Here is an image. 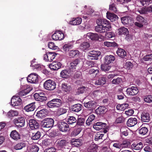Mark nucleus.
<instances>
[{"instance_id":"1","label":"nucleus","mask_w":152,"mask_h":152,"mask_svg":"<svg viewBox=\"0 0 152 152\" xmlns=\"http://www.w3.org/2000/svg\"><path fill=\"white\" fill-rule=\"evenodd\" d=\"M97 26L95 27L96 31L100 33L106 32L109 31L111 29V25L106 20L99 19L96 21Z\"/></svg>"},{"instance_id":"2","label":"nucleus","mask_w":152,"mask_h":152,"mask_svg":"<svg viewBox=\"0 0 152 152\" xmlns=\"http://www.w3.org/2000/svg\"><path fill=\"white\" fill-rule=\"evenodd\" d=\"M44 88L49 91L54 90L56 88L55 82L51 80H46L43 84Z\"/></svg>"},{"instance_id":"3","label":"nucleus","mask_w":152,"mask_h":152,"mask_svg":"<svg viewBox=\"0 0 152 152\" xmlns=\"http://www.w3.org/2000/svg\"><path fill=\"white\" fill-rule=\"evenodd\" d=\"M62 104L61 100L58 99H55L49 101L47 103V105L49 107L54 108L60 107Z\"/></svg>"},{"instance_id":"4","label":"nucleus","mask_w":152,"mask_h":152,"mask_svg":"<svg viewBox=\"0 0 152 152\" xmlns=\"http://www.w3.org/2000/svg\"><path fill=\"white\" fill-rule=\"evenodd\" d=\"M117 33L119 35L122 34L126 35V39L128 41H130L132 39L130 36L128 35L129 31L128 29L125 27H122L118 29L117 31Z\"/></svg>"},{"instance_id":"5","label":"nucleus","mask_w":152,"mask_h":152,"mask_svg":"<svg viewBox=\"0 0 152 152\" xmlns=\"http://www.w3.org/2000/svg\"><path fill=\"white\" fill-rule=\"evenodd\" d=\"M54 123V120L51 118H46L43 120L42 126L45 128H50L53 127Z\"/></svg>"},{"instance_id":"6","label":"nucleus","mask_w":152,"mask_h":152,"mask_svg":"<svg viewBox=\"0 0 152 152\" xmlns=\"http://www.w3.org/2000/svg\"><path fill=\"white\" fill-rule=\"evenodd\" d=\"M102 37V36L101 34L91 33H88L86 35V38L88 40L91 39V40H97L99 39H101Z\"/></svg>"},{"instance_id":"7","label":"nucleus","mask_w":152,"mask_h":152,"mask_svg":"<svg viewBox=\"0 0 152 152\" xmlns=\"http://www.w3.org/2000/svg\"><path fill=\"white\" fill-rule=\"evenodd\" d=\"M58 127L59 130L63 132H66L69 130L68 125L64 121L59 122Z\"/></svg>"},{"instance_id":"8","label":"nucleus","mask_w":152,"mask_h":152,"mask_svg":"<svg viewBox=\"0 0 152 152\" xmlns=\"http://www.w3.org/2000/svg\"><path fill=\"white\" fill-rule=\"evenodd\" d=\"M22 100L17 94L12 97L11 100L12 106H15L19 105L21 103Z\"/></svg>"},{"instance_id":"9","label":"nucleus","mask_w":152,"mask_h":152,"mask_svg":"<svg viewBox=\"0 0 152 152\" xmlns=\"http://www.w3.org/2000/svg\"><path fill=\"white\" fill-rule=\"evenodd\" d=\"M52 38L54 40H61L64 38V34L61 31H56L52 35Z\"/></svg>"},{"instance_id":"10","label":"nucleus","mask_w":152,"mask_h":152,"mask_svg":"<svg viewBox=\"0 0 152 152\" xmlns=\"http://www.w3.org/2000/svg\"><path fill=\"white\" fill-rule=\"evenodd\" d=\"M27 80L29 83H36L38 80V75L36 73H31L28 76Z\"/></svg>"},{"instance_id":"11","label":"nucleus","mask_w":152,"mask_h":152,"mask_svg":"<svg viewBox=\"0 0 152 152\" xmlns=\"http://www.w3.org/2000/svg\"><path fill=\"white\" fill-rule=\"evenodd\" d=\"M128 95L134 96L136 95L138 92L137 88L135 86H132L128 88L126 90Z\"/></svg>"},{"instance_id":"12","label":"nucleus","mask_w":152,"mask_h":152,"mask_svg":"<svg viewBox=\"0 0 152 152\" xmlns=\"http://www.w3.org/2000/svg\"><path fill=\"white\" fill-rule=\"evenodd\" d=\"M13 122L16 126L18 127H23L25 125V119L23 117L15 119L13 120Z\"/></svg>"},{"instance_id":"13","label":"nucleus","mask_w":152,"mask_h":152,"mask_svg":"<svg viewBox=\"0 0 152 152\" xmlns=\"http://www.w3.org/2000/svg\"><path fill=\"white\" fill-rule=\"evenodd\" d=\"M34 96L35 99L37 101L42 102L46 100V99L45 94L43 92L36 93L34 94Z\"/></svg>"},{"instance_id":"14","label":"nucleus","mask_w":152,"mask_h":152,"mask_svg":"<svg viewBox=\"0 0 152 152\" xmlns=\"http://www.w3.org/2000/svg\"><path fill=\"white\" fill-rule=\"evenodd\" d=\"M101 54V52L98 51H91L88 54V58L92 59L97 60Z\"/></svg>"},{"instance_id":"15","label":"nucleus","mask_w":152,"mask_h":152,"mask_svg":"<svg viewBox=\"0 0 152 152\" xmlns=\"http://www.w3.org/2000/svg\"><path fill=\"white\" fill-rule=\"evenodd\" d=\"M56 57L55 53H47L44 55V59L47 61H51Z\"/></svg>"},{"instance_id":"16","label":"nucleus","mask_w":152,"mask_h":152,"mask_svg":"<svg viewBox=\"0 0 152 152\" xmlns=\"http://www.w3.org/2000/svg\"><path fill=\"white\" fill-rule=\"evenodd\" d=\"M141 118L142 121L148 122L151 120V116L148 113L143 111L141 114Z\"/></svg>"},{"instance_id":"17","label":"nucleus","mask_w":152,"mask_h":152,"mask_svg":"<svg viewBox=\"0 0 152 152\" xmlns=\"http://www.w3.org/2000/svg\"><path fill=\"white\" fill-rule=\"evenodd\" d=\"M61 66V64L59 62L54 61L49 65V67L51 69L53 70H56L60 68Z\"/></svg>"},{"instance_id":"18","label":"nucleus","mask_w":152,"mask_h":152,"mask_svg":"<svg viewBox=\"0 0 152 152\" xmlns=\"http://www.w3.org/2000/svg\"><path fill=\"white\" fill-rule=\"evenodd\" d=\"M29 125L31 130L36 129L39 127V124L34 119H30L29 121Z\"/></svg>"},{"instance_id":"19","label":"nucleus","mask_w":152,"mask_h":152,"mask_svg":"<svg viewBox=\"0 0 152 152\" xmlns=\"http://www.w3.org/2000/svg\"><path fill=\"white\" fill-rule=\"evenodd\" d=\"M115 57L112 55H106L104 58V62L107 64H110L113 63L115 60Z\"/></svg>"},{"instance_id":"20","label":"nucleus","mask_w":152,"mask_h":152,"mask_svg":"<svg viewBox=\"0 0 152 152\" xmlns=\"http://www.w3.org/2000/svg\"><path fill=\"white\" fill-rule=\"evenodd\" d=\"M48 111L47 110L43 109L37 112L36 116L39 118H44L48 114Z\"/></svg>"},{"instance_id":"21","label":"nucleus","mask_w":152,"mask_h":152,"mask_svg":"<svg viewBox=\"0 0 152 152\" xmlns=\"http://www.w3.org/2000/svg\"><path fill=\"white\" fill-rule=\"evenodd\" d=\"M10 137L15 140H18L20 139V135L16 130L12 131L10 134Z\"/></svg>"},{"instance_id":"22","label":"nucleus","mask_w":152,"mask_h":152,"mask_svg":"<svg viewBox=\"0 0 152 152\" xmlns=\"http://www.w3.org/2000/svg\"><path fill=\"white\" fill-rule=\"evenodd\" d=\"M68 142L64 140H59L57 141L56 145L58 148H62L66 145Z\"/></svg>"},{"instance_id":"23","label":"nucleus","mask_w":152,"mask_h":152,"mask_svg":"<svg viewBox=\"0 0 152 152\" xmlns=\"http://www.w3.org/2000/svg\"><path fill=\"white\" fill-rule=\"evenodd\" d=\"M121 20L122 23L124 25L131 24L133 21L132 18L128 16L122 17Z\"/></svg>"},{"instance_id":"24","label":"nucleus","mask_w":152,"mask_h":152,"mask_svg":"<svg viewBox=\"0 0 152 152\" xmlns=\"http://www.w3.org/2000/svg\"><path fill=\"white\" fill-rule=\"evenodd\" d=\"M83 60L82 59H78L73 61L70 64V67L71 69H75L77 64L80 63H83Z\"/></svg>"},{"instance_id":"25","label":"nucleus","mask_w":152,"mask_h":152,"mask_svg":"<svg viewBox=\"0 0 152 152\" xmlns=\"http://www.w3.org/2000/svg\"><path fill=\"white\" fill-rule=\"evenodd\" d=\"M39 150V148L34 144L29 145L27 147L28 152H37Z\"/></svg>"},{"instance_id":"26","label":"nucleus","mask_w":152,"mask_h":152,"mask_svg":"<svg viewBox=\"0 0 152 152\" xmlns=\"http://www.w3.org/2000/svg\"><path fill=\"white\" fill-rule=\"evenodd\" d=\"M137 123V120L136 118H131L128 120L126 124L128 126L132 127L135 125Z\"/></svg>"},{"instance_id":"27","label":"nucleus","mask_w":152,"mask_h":152,"mask_svg":"<svg viewBox=\"0 0 152 152\" xmlns=\"http://www.w3.org/2000/svg\"><path fill=\"white\" fill-rule=\"evenodd\" d=\"M82 22V19L80 17L73 18L72 20L69 21V24L72 25H77L80 24Z\"/></svg>"},{"instance_id":"28","label":"nucleus","mask_w":152,"mask_h":152,"mask_svg":"<svg viewBox=\"0 0 152 152\" xmlns=\"http://www.w3.org/2000/svg\"><path fill=\"white\" fill-rule=\"evenodd\" d=\"M106 126V124L102 122H98L93 125V128L96 130L102 129Z\"/></svg>"},{"instance_id":"29","label":"nucleus","mask_w":152,"mask_h":152,"mask_svg":"<svg viewBox=\"0 0 152 152\" xmlns=\"http://www.w3.org/2000/svg\"><path fill=\"white\" fill-rule=\"evenodd\" d=\"M71 71L69 69H64L62 70L60 73V76L63 78H67L70 75Z\"/></svg>"},{"instance_id":"30","label":"nucleus","mask_w":152,"mask_h":152,"mask_svg":"<svg viewBox=\"0 0 152 152\" xmlns=\"http://www.w3.org/2000/svg\"><path fill=\"white\" fill-rule=\"evenodd\" d=\"M107 17L108 19L110 20L111 21H115L118 18V17L116 15L108 12L107 13Z\"/></svg>"},{"instance_id":"31","label":"nucleus","mask_w":152,"mask_h":152,"mask_svg":"<svg viewBox=\"0 0 152 152\" xmlns=\"http://www.w3.org/2000/svg\"><path fill=\"white\" fill-rule=\"evenodd\" d=\"M35 102L31 103L26 106L24 108V109L27 112L33 111L35 108Z\"/></svg>"},{"instance_id":"32","label":"nucleus","mask_w":152,"mask_h":152,"mask_svg":"<svg viewBox=\"0 0 152 152\" xmlns=\"http://www.w3.org/2000/svg\"><path fill=\"white\" fill-rule=\"evenodd\" d=\"M72 144L75 146H81L82 144V140L80 139H74L72 140Z\"/></svg>"},{"instance_id":"33","label":"nucleus","mask_w":152,"mask_h":152,"mask_svg":"<svg viewBox=\"0 0 152 152\" xmlns=\"http://www.w3.org/2000/svg\"><path fill=\"white\" fill-rule=\"evenodd\" d=\"M109 64H102L101 65V69L104 72H108L111 69V66L109 65Z\"/></svg>"},{"instance_id":"34","label":"nucleus","mask_w":152,"mask_h":152,"mask_svg":"<svg viewBox=\"0 0 152 152\" xmlns=\"http://www.w3.org/2000/svg\"><path fill=\"white\" fill-rule=\"evenodd\" d=\"M61 89L63 91L68 92L70 91L71 89V87L68 84L64 83L62 84Z\"/></svg>"},{"instance_id":"35","label":"nucleus","mask_w":152,"mask_h":152,"mask_svg":"<svg viewBox=\"0 0 152 152\" xmlns=\"http://www.w3.org/2000/svg\"><path fill=\"white\" fill-rule=\"evenodd\" d=\"M106 82V78L104 77H102L99 78L98 80L96 81L95 84L99 85H103L105 84Z\"/></svg>"},{"instance_id":"36","label":"nucleus","mask_w":152,"mask_h":152,"mask_svg":"<svg viewBox=\"0 0 152 152\" xmlns=\"http://www.w3.org/2000/svg\"><path fill=\"white\" fill-rule=\"evenodd\" d=\"M132 148L134 150H139L141 149L143 147L142 143V142L136 144L133 143L131 145Z\"/></svg>"},{"instance_id":"37","label":"nucleus","mask_w":152,"mask_h":152,"mask_svg":"<svg viewBox=\"0 0 152 152\" xmlns=\"http://www.w3.org/2000/svg\"><path fill=\"white\" fill-rule=\"evenodd\" d=\"M31 90V88L28 87L26 88L25 89L20 91L18 94L20 96H23L26 95L28 94Z\"/></svg>"},{"instance_id":"38","label":"nucleus","mask_w":152,"mask_h":152,"mask_svg":"<svg viewBox=\"0 0 152 152\" xmlns=\"http://www.w3.org/2000/svg\"><path fill=\"white\" fill-rule=\"evenodd\" d=\"M83 104L85 107L91 108L96 104V102L93 101H90L88 102H84Z\"/></svg>"},{"instance_id":"39","label":"nucleus","mask_w":152,"mask_h":152,"mask_svg":"<svg viewBox=\"0 0 152 152\" xmlns=\"http://www.w3.org/2000/svg\"><path fill=\"white\" fill-rule=\"evenodd\" d=\"M116 53L118 56L122 58H124L126 55V52L122 49H118Z\"/></svg>"},{"instance_id":"40","label":"nucleus","mask_w":152,"mask_h":152,"mask_svg":"<svg viewBox=\"0 0 152 152\" xmlns=\"http://www.w3.org/2000/svg\"><path fill=\"white\" fill-rule=\"evenodd\" d=\"M35 59H34L31 62V66L34 67V68L37 69L38 70H41L42 69L44 68L43 65H40V64H33L35 62Z\"/></svg>"},{"instance_id":"41","label":"nucleus","mask_w":152,"mask_h":152,"mask_svg":"<svg viewBox=\"0 0 152 152\" xmlns=\"http://www.w3.org/2000/svg\"><path fill=\"white\" fill-rule=\"evenodd\" d=\"M127 103H124L122 104H118L116 106V108L118 110H124L129 106Z\"/></svg>"},{"instance_id":"42","label":"nucleus","mask_w":152,"mask_h":152,"mask_svg":"<svg viewBox=\"0 0 152 152\" xmlns=\"http://www.w3.org/2000/svg\"><path fill=\"white\" fill-rule=\"evenodd\" d=\"M72 110L74 112H78L81 110V105L79 104H75L72 107Z\"/></svg>"},{"instance_id":"43","label":"nucleus","mask_w":152,"mask_h":152,"mask_svg":"<svg viewBox=\"0 0 152 152\" xmlns=\"http://www.w3.org/2000/svg\"><path fill=\"white\" fill-rule=\"evenodd\" d=\"M106 109V108L104 106H100L96 109V112L99 114H103L105 112Z\"/></svg>"},{"instance_id":"44","label":"nucleus","mask_w":152,"mask_h":152,"mask_svg":"<svg viewBox=\"0 0 152 152\" xmlns=\"http://www.w3.org/2000/svg\"><path fill=\"white\" fill-rule=\"evenodd\" d=\"M26 145V144L25 143L23 142H20L14 146V148L16 150H20L25 147Z\"/></svg>"},{"instance_id":"45","label":"nucleus","mask_w":152,"mask_h":152,"mask_svg":"<svg viewBox=\"0 0 152 152\" xmlns=\"http://www.w3.org/2000/svg\"><path fill=\"white\" fill-rule=\"evenodd\" d=\"M99 73V70L97 69L92 68L90 69L88 71V73L89 74H93V75L95 76L98 75Z\"/></svg>"},{"instance_id":"46","label":"nucleus","mask_w":152,"mask_h":152,"mask_svg":"<svg viewBox=\"0 0 152 152\" xmlns=\"http://www.w3.org/2000/svg\"><path fill=\"white\" fill-rule=\"evenodd\" d=\"M90 47L89 44L87 42H85L80 44V48L83 50L87 49Z\"/></svg>"},{"instance_id":"47","label":"nucleus","mask_w":152,"mask_h":152,"mask_svg":"<svg viewBox=\"0 0 152 152\" xmlns=\"http://www.w3.org/2000/svg\"><path fill=\"white\" fill-rule=\"evenodd\" d=\"M79 53V51L77 50H71L69 51V54L70 56L73 57L78 56Z\"/></svg>"},{"instance_id":"48","label":"nucleus","mask_w":152,"mask_h":152,"mask_svg":"<svg viewBox=\"0 0 152 152\" xmlns=\"http://www.w3.org/2000/svg\"><path fill=\"white\" fill-rule=\"evenodd\" d=\"M103 45L107 47H110L116 46L117 44L114 42H111L105 41L104 42Z\"/></svg>"},{"instance_id":"49","label":"nucleus","mask_w":152,"mask_h":152,"mask_svg":"<svg viewBox=\"0 0 152 152\" xmlns=\"http://www.w3.org/2000/svg\"><path fill=\"white\" fill-rule=\"evenodd\" d=\"M95 117V116L93 114L90 115L86 121V124L88 126L90 125L91 122L94 119Z\"/></svg>"},{"instance_id":"50","label":"nucleus","mask_w":152,"mask_h":152,"mask_svg":"<svg viewBox=\"0 0 152 152\" xmlns=\"http://www.w3.org/2000/svg\"><path fill=\"white\" fill-rule=\"evenodd\" d=\"M41 136V133L39 131H37L36 133H33L32 135L31 139L33 140H37Z\"/></svg>"},{"instance_id":"51","label":"nucleus","mask_w":152,"mask_h":152,"mask_svg":"<svg viewBox=\"0 0 152 152\" xmlns=\"http://www.w3.org/2000/svg\"><path fill=\"white\" fill-rule=\"evenodd\" d=\"M152 2V0H142L140 1V3L144 7H146Z\"/></svg>"},{"instance_id":"52","label":"nucleus","mask_w":152,"mask_h":152,"mask_svg":"<svg viewBox=\"0 0 152 152\" xmlns=\"http://www.w3.org/2000/svg\"><path fill=\"white\" fill-rule=\"evenodd\" d=\"M137 11L141 14H145L147 12H148V7H140L137 9Z\"/></svg>"},{"instance_id":"53","label":"nucleus","mask_w":152,"mask_h":152,"mask_svg":"<svg viewBox=\"0 0 152 152\" xmlns=\"http://www.w3.org/2000/svg\"><path fill=\"white\" fill-rule=\"evenodd\" d=\"M112 143L114 147L118 149L122 148L121 143L120 142L118 141H113Z\"/></svg>"},{"instance_id":"54","label":"nucleus","mask_w":152,"mask_h":152,"mask_svg":"<svg viewBox=\"0 0 152 152\" xmlns=\"http://www.w3.org/2000/svg\"><path fill=\"white\" fill-rule=\"evenodd\" d=\"M76 121V118L73 116H70L67 120L68 124H70L75 123Z\"/></svg>"},{"instance_id":"55","label":"nucleus","mask_w":152,"mask_h":152,"mask_svg":"<svg viewBox=\"0 0 152 152\" xmlns=\"http://www.w3.org/2000/svg\"><path fill=\"white\" fill-rule=\"evenodd\" d=\"M86 64L88 65V66L89 67H96L97 66L95 62L93 61H87L86 62Z\"/></svg>"},{"instance_id":"56","label":"nucleus","mask_w":152,"mask_h":152,"mask_svg":"<svg viewBox=\"0 0 152 152\" xmlns=\"http://www.w3.org/2000/svg\"><path fill=\"white\" fill-rule=\"evenodd\" d=\"M122 81L121 78L118 77L116 79H114L112 81V83L115 85H118L120 84Z\"/></svg>"},{"instance_id":"57","label":"nucleus","mask_w":152,"mask_h":152,"mask_svg":"<svg viewBox=\"0 0 152 152\" xmlns=\"http://www.w3.org/2000/svg\"><path fill=\"white\" fill-rule=\"evenodd\" d=\"M97 148V145L95 144H92L89 147L88 150L90 152L96 151Z\"/></svg>"},{"instance_id":"58","label":"nucleus","mask_w":152,"mask_h":152,"mask_svg":"<svg viewBox=\"0 0 152 152\" xmlns=\"http://www.w3.org/2000/svg\"><path fill=\"white\" fill-rule=\"evenodd\" d=\"M145 102L148 103L152 102V95H148L145 96L144 98Z\"/></svg>"},{"instance_id":"59","label":"nucleus","mask_w":152,"mask_h":152,"mask_svg":"<svg viewBox=\"0 0 152 152\" xmlns=\"http://www.w3.org/2000/svg\"><path fill=\"white\" fill-rule=\"evenodd\" d=\"M139 131L140 134L144 135L147 133L148 132V129L146 127H142Z\"/></svg>"},{"instance_id":"60","label":"nucleus","mask_w":152,"mask_h":152,"mask_svg":"<svg viewBox=\"0 0 152 152\" xmlns=\"http://www.w3.org/2000/svg\"><path fill=\"white\" fill-rule=\"evenodd\" d=\"M18 114V112L17 111L11 110L7 113V115L8 116L12 117L16 116Z\"/></svg>"},{"instance_id":"61","label":"nucleus","mask_w":152,"mask_h":152,"mask_svg":"<svg viewBox=\"0 0 152 152\" xmlns=\"http://www.w3.org/2000/svg\"><path fill=\"white\" fill-rule=\"evenodd\" d=\"M104 134L101 133V132H98L95 136V140L97 141L99 139H103V138L104 137Z\"/></svg>"},{"instance_id":"62","label":"nucleus","mask_w":152,"mask_h":152,"mask_svg":"<svg viewBox=\"0 0 152 152\" xmlns=\"http://www.w3.org/2000/svg\"><path fill=\"white\" fill-rule=\"evenodd\" d=\"M72 48V46L69 44H65L63 47V50L65 52H67Z\"/></svg>"},{"instance_id":"63","label":"nucleus","mask_w":152,"mask_h":152,"mask_svg":"<svg viewBox=\"0 0 152 152\" xmlns=\"http://www.w3.org/2000/svg\"><path fill=\"white\" fill-rule=\"evenodd\" d=\"M122 148L128 147L130 146V142L127 141H124L122 143H121Z\"/></svg>"},{"instance_id":"64","label":"nucleus","mask_w":152,"mask_h":152,"mask_svg":"<svg viewBox=\"0 0 152 152\" xmlns=\"http://www.w3.org/2000/svg\"><path fill=\"white\" fill-rule=\"evenodd\" d=\"M136 20L137 22L141 23H143L145 21L144 18L143 17L139 15L136 17Z\"/></svg>"}]
</instances>
